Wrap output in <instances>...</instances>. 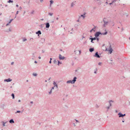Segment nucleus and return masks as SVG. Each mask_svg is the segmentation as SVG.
Returning <instances> with one entry per match:
<instances>
[{"label": "nucleus", "mask_w": 130, "mask_h": 130, "mask_svg": "<svg viewBox=\"0 0 130 130\" xmlns=\"http://www.w3.org/2000/svg\"><path fill=\"white\" fill-rule=\"evenodd\" d=\"M12 80L11 79H5L4 80L5 81H6L7 82H10Z\"/></svg>", "instance_id": "423d86ee"}, {"label": "nucleus", "mask_w": 130, "mask_h": 130, "mask_svg": "<svg viewBox=\"0 0 130 130\" xmlns=\"http://www.w3.org/2000/svg\"><path fill=\"white\" fill-rule=\"evenodd\" d=\"M50 5L52 4L53 2V1L52 0H51L50 1Z\"/></svg>", "instance_id": "f3484780"}, {"label": "nucleus", "mask_w": 130, "mask_h": 130, "mask_svg": "<svg viewBox=\"0 0 130 130\" xmlns=\"http://www.w3.org/2000/svg\"><path fill=\"white\" fill-rule=\"evenodd\" d=\"M125 116V114L124 115H123V117H124V116Z\"/></svg>", "instance_id": "c756f323"}, {"label": "nucleus", "mask_w": 130, "mask_h": 130, "mask_svg": "<svg viewBox=\"0 0 130 130\" xmlns=\"http://www.w3.org/2000/svg\"><path fill=\"white\" fill-rule=\"evenodd\" d=\"M59 59L60 60H63L64 58V57L62 56L60 54L59 55Z\"/></svg>", "instance_id": "7ed1b4c3"}, {"label": "nucleus", "mask_w": 130, "mask_h": 130, "mask_svg": "<svg viewBox=\"0 0 130 130\" xmlns=\"http://www.w3.org/2000/svg\"><path fill=\"white\" fill-rule=\"evenodd\" d=\"M33 75L34 76H36L37 75V74L36 73H34L33 74Z\"/></svg>", "instance_id": "412c9836"}, {"label": "nucleus", "mask_w": 130, "mask_h": 130, "mask_svg": "<svg viewBox=\"0 0 130 130\" xmlns=\"http://www.w3.org/2000/svg\"><path fill=\"white\" fill-rule=\"evenodd\" d=\"M74 126H75V124H74Z\"/></svg>", "instance_id": "603ef678"}, {"label": "nucleus", "mask_w": 130, "mask_h": 130, "mask_svg": "<svg viewBox=\"0 0 130 130\" xmlns=\"http://www.w3.org/2000/svg\"><path fill=\"white\" fill-rule=\"evenodd\" d=\"M118 115L119 116V117H123V115L121 112H119L118 114Z\"/></svg>", "instance_id": "20e7f679"}, {"label": "nucleus", "mask_w": 130, "mask_h": 130, "mask_svg": "<svg viewBox=\"0 0 130 130\" xmlns=\"http://www.w3.org/2000/svg\"><path fill=\"white\" fill-rule=\"evenodd\" d=\"M90 39H91V42L92 43H93V40L92 39V38H90Z\"/></svg>", "instance_id": "a878e982"}, {"label": "nucleus", "mask_w": 130, "mask_h": 130, "mask_svg": "<svg viewBox=\"0 0 130 130\" xmlns=\"http://www.w3.org/2000/svg\"><path fill=\"white\" fill-rule=\"evenodd\" d=\"M58 64H59V61H58Z\"/></svg>", "instance_id": "37998d69"}, {"label": "nucleus", "mask_w": 130, "mask_h": 130, "mask_svg": "<svg viewBox=\"0 0 130 130\" xmlns=\"http://www.w3.org/2000/svg\"><path fill=\"white\" fill-rule=\"evenodd\" d=\"M101 33L100 32H97L95 34V36L96 38L98 37L100 35V34H101Z\"/></svg>", "instance_id": "f03ea898"}, {"label": "nucleus", "mask_w": 130, "mask_h": 130, "mask_svg": "<svg viewBox=\"0 0 130 130\" xmlns=\"http://www.w3.org/2000/svg\"><path fill=\"white\" fill-rule=\"evenodd\" d=\"M38 33L39 34H41V32L39 30L37 32H36L37 34H38Z\"/></svg>", "instance_id": "4468645a"}, {"label": "nucleus", "mask_w": 130, "mask_h": 130, "mask_svg": "<svg viewBox=\"0 0 130 130\" xmlns=\"http://www.w3.org/2000/svg\"><path fill=\"white\" fill-rule=\"evenodd\" d=\"M39 59H40L41 58V57H39Z\"/></svg>", "instance_id": "ea45409f"}, {"label": "nucleus", "mask_w": 130, "mask_h": 130, "mask_svg": "<svg viewBox=\"0 0 130 130\" xmlns=\"http://www.w3.org/2000/svg\"><path fill=\"white\" fill-rule=\"evenodd\" d=\"M94 73H96V72L95 71V72H94Z\"/></svg>", "instance_id": "09e8293b"}, {"label": "nucleus", "mask_w": 130, "mask_h": 130, "mask_svg": "<svg viewBox=\"0 0 130 130\" xmlns=\"http://www.w3.org/2000/svg\"><path fill=\"white\" fill-rule=\"evenodd\" d=\"M122 121V122H124V121Z\"/></svg>", "instance_id": "de8ad7c7"}, {"label": "nucleus", "mask_w": 130, "mask_h": 130, "mask_svg": "<svg viewBox=\"0 0 130 130\" xmlns=\"http://www.w3.org/2000/svg\"><path fill=\"white\" fill-rule=\"evenodd\" d=\"M105 31H106V32L104 33H102V34L104 35H106L107 33V31H106V30H105Z\"/></svg>", "instance_id": "2eb2a0df"}, {"label": "nucleus", "mask_w": 130, "mask_h": 130, "mask_svg": "<svg viewBox=\"0 0 130 130\" xmlns=\"http://www.w3.org/2000/svg\"><path fill=\"white\" fill-rule=\"evenodd\" d=\"M129 39L130 40V38H129Z\"/></svg>", "instance_id": "6e6d98bb"}, {"label": "nucleus", "mask_w": 130, "mask_h": 130, "mask_svg": "<svg viewBox=\"0 0 130 130\" xmlns=\"http://www.w3.org/2000/svg\"><path fill=\"white\" fill-rule=\"evenodd\" d=\"M26 39H23V41H26Z\"/></svg>", "instance_id": "c85d7f7f"}, {"label": "nucleus", "mask_w": 130, "mask_h": 130, "mask_svg": "<svg viewBox=\"0 0 130 130\" xmlns=\"http://www.w3.org/2000/svg\"><path fill=\"white\" fill-rule=\"evenodd\" d=\"M20 112V111H17V112H18V113H19V112Z\"/></svg>", "instance_id": "7c9ffc66"}, {"label": "nucleus", "mask_w": 130, "mask_h": 130, "mask_svg": "<svg viewBox=\"0 0 130 130\" xmlns=\"http://www.w3.org/2000/svg\"><path fill=\"white\" fill-rule=\"evenodd\" d=\"M50 26V25L48 23H47L46 24V28H48Z\"/></svg>", "instance_id": "0eeeda50"}, {"label": "nucleus", "mask_w": 130, "mask_h": 130, "mask_svg": "<svg viewBox=\"0 0 130 130\" xmlns=\"http://www.w3.org/2000/svg\"><path fill=\"white\" fill-rule=\"evenodd\" d=\"M8 2L9 3H10V2L12 3L13 2V1H11V0H9V1Z\"/></svg>", "instance_id": "dca6fc26"}, {"label": "nucleus", "mask_w": 130, "mask_h": 130, "mask_svg": "<svg viewBox=\"0 0 130 130\" xmlns=\"http://www.w3.org/2000/svg\"><path fill=\"white\" fill-rule=\"evenodd\" d=\"M49 63H51V60H50V62H49Z\"/></svg>", "instance_id": "72a5a7b5"}, {"label": "nucleus", "mask_w": 130, "mask_h": 130, "mask_svg": "<svg viewBox=\"0 0 130 130\" xmlns=\"http://www.w3.org/2000/svg\"><path fill=\"white\" fill-rule=\"evenodd\" d=\"M76 121L77 122H78V121H77V120H76Z\"/></svg>", "instance_id": "8fccbe9b"}, {"label": "nucleus", "mask_w": 130, "mask_h": 130, "mask_svg": "<svg viewBox=\"0 0 130 130\" xmlns=\"http://www.w3.org/2000/svg\"><path fill=\"white\" fill-rule=\"evenodd\" d=\"M54 61H56V60H55Z\"/></svg>", "instance_id": "5fc2aeb1"}, {"label": "nucleus", "mask_w": 130, "mask_h": 130, "mask_svg": "<svg viewBox=\"0 0 130 130\" xmlns=\"http://www.w3.org/2000/svg\"><path fill=\"white\" fill-rule=\"evenodd\" d=\"M35 63H37V61H35Z\"/></svg>", "instance_id": "4c0bfd02"}, {"label": "nucleus", "mask_w": 130, "mask_h": 130, "mask_svg": "<svg viewBox=\"0 0 130 130\" xmlns=\"http://www.w3.org/2000/svg\"><path fill=\"white\" fill-rule=\"evenodd\" d=\"M52 92V90H51L50 91V92H49V94H50Z\"/></svg>", "instance_id": "cd10ccee"}, {"label": "nucleus", "mask_w": 130, "mask_h": 130, "mask_svg": "<svg viewBox=\"0 0 130 130\" xmlns=\"http://www.w3.org/2000/svg\"><path fill=\"white\" fill-rule=\"evenodd\" d=\"M52 59V58H50V60L51 61V60Z\"/></svg>", "instance_id": "79ce46f5"}, {"label": "nucleus", "mask_w": 130, "mask_h": 130, "mask_svg": "<svg viewBox=\"0 0 130 130\" xmlns=\"http://www.w3.org/2000/svg\"><path fill=\"white\" fill-rule=\"evenodd\" d=\"M95 56L99 58L100 57V56L98 54V53L97 52H96L95 54Z\"/></svg>", "instance_id": "39448f33"}, {"label": "nucleus", "mask_w": 130, "mask_h": 130, "mask_svg": "<svg viewBox=\"0 0 130 130\" xmlns=\"http://www.w3.org/2000/svg\"><path fill=\"white\" fill-rule=\"evenodd\" d=\"M16 7H18V5H16Z\"/></svg>", "instance_id": "e433bc0d"}, {"label": "nucleus", "mask_w": 130, "mask_h": 130, "mask_svg": "<svg viewBox=\"0 0 130 130\" xmlns=\"http://www.w3.org/2000/svg\"><path fill=\"white\" fill-rule=\"evenodd\" d=\"M76 4V2H74L72 3L71 4V6L72 7L74 5H75Z\"/></svg>", "instance_id": "6e6552de"}, {"label": "nucleus", "mask_w": 130, "mask_h": 130, "mask_svg": "<svg viewBox=\"0 0 130 130\" xmlns=\"http://www.w3.org/2000/svg\"><path fill=\"white\" fill-rule=\"evenodd\" d=\"M3 125H4V126H5V124H3Z\"/></svg>", "instance_id": "a18cd8bd"}, {"label": "nucleus", "mask_w": 130, "mask_h": 130, "mask_svg": "<svg viewBox=\"0 0 130 130\" xmlns=\"http://www.w3.org/2000/svg\"><path fill=\"white\" fill-rule=\"evenodd\" d=\"M111 102H112V101H109V104H110V106H111Z\"/></svg>", "instance_id": "4be33fe9"}, {"label": "nucleus", "mask_w": 130, "mask_h": 130, "mask_svg": "<svg viewBox=\"0 0 130 130\" xmlns=\"http://www.w3.org/2000/svg\"><path fill=\"white\" fill-rule=\"evenodd\" d=\"M95 28H94L93 29H92L90 31L91 32H92L93 31L94 32L95 31Z\"/></svg>", "instance_id": "9d476101"}, {"label": "nucleus", "mask_w": 130, "mask_h": 130, "mask_svg": "<svg viewBox=\"0 0 130 130\" xmlns=\"http://www.w3.org/2000/svg\"><path fill=\"white\" fill-rule=\"evenodd\" d=\"M9 122L10 123H14V121H13V119H11V120H10V121H9Z\"/></svg>", "instance_id": "9b49d317"}, {"label": "nucleus", "mask_w": 130, "mask_h": 130, "mask_svg": "<svg viewBox=\"0 0 130 130\" xmlns=\"http://www.w3.org/2000/svg\"><path fill=\"white\" fill-rule=\"evenodd\" d=\"M107 109H108L109 108V107H107Z\"/></svg>", "instance_id": "58836bf2"}, {"label": "nucleus", "mask_w": 130, "mask_h": 130, "mask_svg": "<svg viewBox=\"0 0 130 130\" xmlns=\"http://www.w3.org/2000/svg\"><path fill=\"white\" fill-rule=\"evenodd\" d=\"M18 101L19 102H20V100H19Z\"/></svg>", "instance_id": "c03bdc74"}, {"label": "nucleus", "mask_w": 130, "mask_h": 130, "mask_svg": "<svg viewBox=\"0 0 130 130\" xmlns=\"http://www.w3.org/2000/svg\"><path fill=\"white\" fill-rule=\"evenodd\" d=\"M53 84H54V87H55V86H56V88H57V85L56 84V83L55 82H54Z\"/></svg>", "instance_id": "f8f14e48"}, {"label": "nucleus", "mask_w": 130, "mask_h": 130, "mask_svg": "<svg viewBox=\"0 0 130 130\" xmlns=\"http://www.w3.org/2000/svg\"><path fill=\"white\" fill-rule=\"evenodd\" d=\"M54 89V87H52V89L51 90H52L53 89Z\"/></svg>", "instance_id": "c9c22d12"}, {"label": "nucleus", "mask_w": 130, "mask_h": 130, "mask_svg": "<svg viewBox=\"0 0 130 130\" xmlns=\"http://www.w3.org/2000/svg\"><path fill=\"white\" fill-rule=\"evenodd\" d=\"M12 96V98L14 99V95L13 93H12L11 95Z\"/></svg>", "instance_id": "6ab92c4d"}, {"label": "nucleus", "mask_w": 130, "mask_h": 130, "mask_svg": "<svg viewBox=\"0 0 130 130\" xmlns=\"http://www.w3.org/2000/svg\"><path fill=\"white\" fill-rule=\"evenodd\" d=\"M112 50L111 48H110V50H109V51L110 53H111L112 52Z\"/></svg>", "instance_id": "ddd939ff"}, {"label": "nucleus", "mask_w": 130, "mask_h": 130, "mask_svg": "<svg viewBox=\"0 0 130 130\" xmlns=\"http://www.w3.org/2000/svg\"><path fill=\"white\" fill-rule=\"evenodd\" d=\"M13 63H13V62H11V65H12V64H13Z\"/></svg>", "instance_id": "2f4dec72"}, {"label": "nucleus", "mask_w": 130, "mask_h": 130, "mask_svg": "<svg viewBox=\"0 0 130 130\" xmlns=\"http://www.w3.org/2000/svg\"><path fill=\"white\" fill-rule=\"evenodd\" d=\"M31 103H32V102H31Z\"/></svg>", "instance_id": "3c124183"}, {"label": "nucleus", "mask_w": 130, "mask_h": 130, "mask_svg": "<svg viewBox=\"0 0 130 130\" xmlns=\"http://www.w3.org/2000/svg\"><path fill=\"white\" fill-rule=\"evenodd\" d=\"M76 78H77L76 77H74L73 80H68L67 82V83H71L72 84V83L74 84L75 83V82L76 81Z\"/></svg>", "instance_id": "f257e3e1"}, {"label": "nucleus", "mask_w": 130, "mask_h": 130, "mask_svg": "<svg viewBox=\"0 0 130 130\" xmlns=\"http://www.w3.org/2000/svg\"><path fill=\"white\" fill-rule=\"evenodd\" d=\"M8 25V24H7L6 25V26H7V25Z\"/></svg>", "instance_id": "49530a36"}, {"label": "nucleus", "mask_w": 130, "mask_h": 130, "mask_svg": "<svg viewBox=\"0 0 130 130\" xmlns=\"http://www.w3.org/2000/svg\"><path fill=\"white\" fill-rule=\"evenodd\" d=\"M18 12H19V11H17V12L16 14H18Z\"/></svg>", "instance_id": "bb28decb"}, {"label": "nucleus", "mask_w": 130, "mask_h": 130, "mask_svg": "<svg viewBox=\"0 0 130 130\" xmlns=\"http://www.w3.org/2000/svg\"><path fill=\"white\" fill-rule=\"evenodd\" d=\"M99 65H101L102 64V63L101 62H99L98 64Z\"/></svg>", "instance_id": "5701e85b"}, {"label": "nucleus", "mask_w": 130, "mask_h": 130, "mask_svg": "<svg viewBox=\"0 0 130 130\" xmlns=\"http://www.w3.org/2000/svg\"><path fill=\"white\" fill-rule=\"evenodd\" d=\"M49 15H50L51 16L53 14L52 13H49Z\"/></svg>", "instance_id": "393cba45"}, {"label": "nucleus", "mask_w": 130, "mask_h": 130, "mask_svg": "<svg viewBox=\"0 0 130 130\" xmlns=\"http://www.w3.org/2000/svg\"><path fill=\"white\" fill-rule=\"evenodd\" d=\"M94 50V49L93 48H90L89 49V51L90 52H91L93 51Z\"/></svg>", "instance_id": "1a4fd4ad"}, {"label": "nucleus", "mask_w": 130, "mask_h": 130, "mask_svg": "<svg viewBox=\"0 0 130 130\" xmlns=\"http://www.w3.org/2000/svg\"><path fill=\"white\" fill-rule=\"evenodd\" d=\"M104 26H105V25H106L107 23V22H104Z\"/></svg>", "instance_id": "aec40b11"}, {"label": "nucleus", "mask_w": 130, "mask_h": 130, "mask_svg": "<svg viewBox=\"0 0 130 130\" xmlns=\"http://www.w3.org/2000/svg\"><path fill=\"white\" fill-rule=\"evenodd\" d=\"M85 14H86L85 13L84 14V15H81V16L82 17H83L84 19L85 18Z\"/></svg>", "instance_id": "a211bd4d"}, {"label": "nucleus", "mask_w": 130, "mask_h": 130, "mask_svg": "<svg viewBox=\"0 0 130 130\" xmlns=\"http://www.w3.org/2000/svg\"><path fill=\"white\" fill-rule=\"evenodd\" d=\"M12 20H10V21L9 22V23H10L11 22V21H12Z\"/></svg>", "instance_id": "f704fd0d"}, {"label": "nucleus", "mask_w": 130, "mask_h": 130, "mask_svg": "<svg viewBox=\"0 0 130 130\" xmlns=\"http://www.w3.org/2000/svg\"><path fill=\"white\" fill-rule=\"evenodd\" d=\"M20 9H22V7H20Z\"/></svg>", "instance_id": "a19ab883"}, {"label": "nucleus", "mask_w": 130, "mask_h": 130, "mask_svg": "<svg viewBox=\"0 0 130 130\" xmlns=\"http://www.w3.org/2000/svg\"><path fill=\"white\" fill-rule=\"evenodd\" d=\"M96 38H92V39L93 40H95L96 39Z\"/></svg>", "instance_id": "b1692460"}, {"label": "nucleus", "mask_w": 130, "mask_h": 130, "mask_svg": "<svg viewBox=\"0 0 130 130\" xmlns=\"http://www.w3.org/2000/svg\"><path fill=\"white\" fill-rule=\"evenodd\" d=\"M43 0H40V2H43Z\"/></svg>", "instance_id": "473e14b6"}, {"label": "nucleus", "mask_w": 130, "mask_h": 130, "mask_svg": "<svg viewBox=\"0 0 130 130\" xmlns=\"http://www.w3.org/2000/svg\"><path fill=\"white\" fill-rule=\"evenodd\" d=\"M97 39L98 40V38H97Z\"/></svg>", "instance_id": "864d4df0"}]
</instances>
